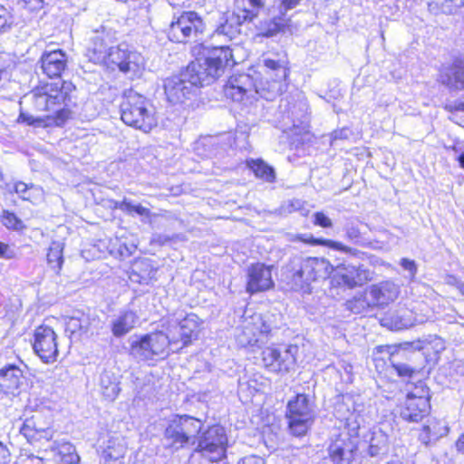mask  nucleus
<instances>
[{"mask_svg":"<svg viewBox=\"0 0 464 464\" xmlns=\"http://www.w3.org/2000/svg\"><path fill=\"white\" fill-rule=\"evenodd\" d=\"M236 63L230 46L203 47L199 57L179 75L164 81V92L171 103H181L196 94L199 86L208 85L219 78L226 68Z\"/></svg>","mask_w":464,"mask_h":464,"instance_id":"obj_1","label":"nucleus"},{"mask_svg":"<svg viewBox=\"0 0 464 464\" xmlns=\"http://www.w3.org/2000/svg\"><path fill=\"white\" fill-rule=\"evenodd\" d=\"M74 86L71 82L57 80L50 82H42L34 87L28 94L34 109L39 112H45L46 116L34 117L27 113H20L18 121L26 122L33 126H62L71 115L67 108L71 100V93Z\"/></svg>","mask_w":464,"mask_h":464,"instance_id":"obj_2","label":"nucleus"},{"mask_svg":"<svg viewBox=\"0 0 464 464\" xmlns=\"http://www.w3.org/2000/svg\"><path fill=\"white\" fill-rule=\"evenodd\" d=\"M287 59L282 56L278 59L265 58L264 67L268 83V91L262 92L255 86L253 79L248 74H237L231 76L224 87L227 98L234 102L251 104L260 94L266 100H272L281 94L285 88V80L288 76Z\"/></svg>","mask_w":464,"mask_h":464,"instance_id":"obj_3","label":"nucleus"},{"mask_svg":"<svg viewBox=\"0 0 464 464\" xmlns=\"http://www.w3.org/2000/svg\"><path fill=\"white\" fill-rule=\"evenodd\" d=\"M333 265L324 257L296 256L285 267V280L295 291L311 292V284L328 278Z\"/></svg>","mask_w":464,"mask_h":464,"instance_id":"obj_4","label":"nucleus"},{"mask_svg":"<svg viewBox=\"0 0 464 464\" xmlns=\"http://www.w3.org/2000/svg\"><path fill=\"white\" fill-rule=\"evenodd\" d=\"M90 60L95 63L114 64L130 77L137 76L144 67V58L126 45L107 48L103 39L96 36L88 49Z\"/></svg>","mask_w":464,"mask_h":464,"instance_id":"obj_5","label":"nucleus"},{"mask_svg":"<svg viewBox=\"0 0 464 464\" xmlns=\"http://www.w3.org/2000/svg\"><path fill=\"white\" fill-rule=\"evenodd\" d=\"M122 121L135 129L149 132L157 125L152 105L142 95L129 92L121 105Z\"/></svg>","mask_w":464,"mask_h":464,"instance_id":"obj_6","label":"nucleus"},{"mask_svg":"<svg viewBox=\"0 0 464 464\" xmlns=\"http://www.w3.org/2000/svg\"><path fill=\"white\" fill-rule=\"evenodd\" d=\"M171 345L169 334L163 330L133 336L130 341V354L139 361L164 359Z\"/></svg>","mask_w":464,"mask_h":464,"instance_id":"obj_7","label":"nucleus"},{"mask_svg":"<svg viewBox=\"0 0 464 464\" xmlns=\"http://www.w3.org/2000/svg\"><path fill=\"white\" fill-rule=\"evenodd\" d=\"M201 427L202 423L198 419L188 415L174 416L164 432L167 446L176 450L182 448L196 437Z\"/></svg>","mask_w":464,"mask_h":464,"instance_id":"obj_8","label":"nucleus"},{"mask_svg":"<svg viewBox=\"0 0 464 464\" xmlns=\"http://www.w3.org/2000/svg\"><path fill=\"white\" fill-rule=\"evenodd\" d=\"M297 351L296 345L266 347L261 353L263 365L271 372H289L295 365Z\"/></svg>","mask_w":464,"mask_h":464,"instance_id":"obj_9","label":"nucleus"},{"mask_svg":"<svg viewBox=\"0 0 464 464\" xmlns=\"http://www.w3.org/2000/svg\"><path fill=\"white\" fill-rule=\"evenodd\" d=\"M288 425L291 432L296 436L306 433L314 420V411L304 394H298L287 405Z\"/></svg>","mask_w":464,"mask_h":464,"instance_id":"obj_10","label":"nucleus"},{"mask_svg":"<svg viewBox=\"0 0 464 464\" xmlns=\"http://www.w3.org/2000/svg\"><path fill=\"white\" fill-rule=\"evenodd\" d=\"M430 391L422 383L419 382L413 390L409 391L405 401L401 409V416L403 420L418 422L429 413Z\"/></svg>","mask_w":464,"mask_h":464,"instance_id":"obj_11","label":"nucleus"},{"mask_svg":"<svg viewBox=\"0 0 464 464\" xmlns=\"http://www.w3.org/2000/svg\"><path fill=\"white\" fill-rule=\"evenodd\" d=\"M19 431L32 444L50 441L55 434L53 420L51 415L36 412L23 421Z\"/></svg>","mask_w":464,"mask_h":464,"instance_id":"obj_12","label":"nucleus"},{"mask_svg":"<svg viewBox=\"0 0 464 464\" xmlns=\"http://www.w3.org/2000/svg\"><path fill=\"white\" fill-rule=\"evenodd\" d=\"M227 441L224 428L212 426L199 439L198 450L208 460L218 461L225 456Z\"/></svg>","mask_w":464,"mask_h":464,"instance_id":"obj_13","label":"nucleus"},{"mask_svg":"<svg viewBox=\"0 0 464 464\" xmlns=\"http://www.w3.org/2000/svg\"><path fill=\"white\" fill-rule=\"evenodd\" d=\"M203 30V22L195 12H185L173 20L167 31L172 42L184 43Z\"/></svg>","mask_w":464,"mask_h":464,"instance_id":"obj_14","label":"nucleus"},{"mask_svg":"<svg viewBox=\"0 0 464 464\" xmlns=\"http://www.w3.org/2000/svg\"><path fill=\"white\" fill-rule=\"evenodd\" d=\"M333 283L350 289L361 286L372 279L373 273L363 266L342 264L333 267Z\"/></svg>","mask_w":464,"mask_h":464,"instance_id":"obj_15","label":"nucleus"},{"mask_svg":"<svg viewBox=\"0 0 464 464\" xmlns=\"http://www.w3.org/2000/svg\"><path fill=\"white\" fill-rule=\"evenodd\" d=\"M200 324L198 315L189 314L179 322L169 321L166 331L169 334L173 345L181 343L182 346H186L191 343L193 338H197Z\"/></svg>","mask_w":464,"mask_h":464,"instance_id":"obj_16","label":"nucleus"},{"mask_svg":"<svg viewBox=\"0 0 464 464\" xmlns=\"http://www.w3.org/2000/svg\"><path fill=\"white\" fill-rule=\"evenodd\" d=\"M34 350L44 362H53L58 355L56 334L54 331L46 325H41L35 329Z\"/></svg>","mask_w":464,"mask_h":464,"instance_id":"obj_17","label":"nucleus"},{"mask_svg":"<svg viewBox=\"0 0 464 464\" xmlns=\"http://www.w3.org/2000/svg\"><path fill=\"white\" fill-rule=\"evenodd\" d=\"M272 266L263 263H256L248 266L246 270V292L254 295L265 292L274 287L272 278Z\"/></svg>","mask_w":464,"mask_h":464,"instance_id":"obj_18","label":"nucleus"},{"mask_svg":"<svg viewBox=\"0 0 464 464\" xmlns=\"http://www.w3.org/2000/svg\"><path fill=\"white\" fill-rule=\"evenodd\" d=\"M357 449L354 439L346 431L340 432L328 447V454L334 464H350Z\"/></svg>","mask_w":464,"mask_h":464,"instance_id":"obj_19","label":"nucleus"},{"mask_svg":"<svg viewBox=\"0 0 464 464\" xmlns=\"http://www.w3.org/2000/svg\"><path fill=\"white\" fill-rule=\"evenodd\" d=\"M24 375L20 365L7 364L0 369V392L9 395L19 392L24 384Z\"/></svg>","mask_w":464,"mask_h":464,"instance_id":"obj_20","label":"nucleus"},{"mask_svg":"<svg viewBox=\"0 0 464 464\" xmlns=\"http://www.w3.org/2000/svg\"><path fill=\"white\" fill-rule=\"evenodd\" d=\"M399 286L391 280L372 285L368 289L372 306L386 305L395 301L399 295Z\"/></svg>","mask_w":464,"mask_h":464,"instance_id":"obj_21","label":"nucleus"},{"mask_svg":"<svg viewBox=\"0 0 464 464\" xmlns=\"http://www.w3.org/2000/svg\"><path fill=\"white\" fill-rule=\"evenodd\" d=\"M42 69L49 77H58L65 70L67 56L60 49L45 52L41 58Z\"/></svg>","mask_w":464,"mask_h":464,"instance_id":"obj_22","label":"nucleus"},{"mask_svg":"<svg viewBox=\"0 0 464 464\" xmlns=\"http://www.w3.org/2000/svg\"><path fill=\"white\" fill-rule=\"evenodd\" d=\"M421 322L413 316L411 311L405 309L389 313L382 319V324L393 331L407 329Z\"/></svg>","mask_w":464,"mask_h":464,"instance_id":"obj_23","label":"nucleus"},{"mask_svg":"<svg viewBox=\"0 0 464 464\" xmlns=\"http://www.w3.org/2000/svg\"><path fill=\"white\" fill-rule=\"evenodd\" d=\"M263 323L259 314H255L246 320L240 334L237 335L238 343L243 345H252L257 342V334L263 332Z\"/></svg>","mask_w":464,"mask_h":464,"instance_id":"obj_24","label":"nucleus"},{"mask_svg":"<svg viewBox=\"0 0 464 464\" xmlns=\"http://www.w3.org/2000/svg\"><path fill=\"white\" fill-rule=\"evenodd\" d=\"M440 81L453 90H464V62L456 61L446 72H441Z\"/></svg>","mask_w":464,"mask_h":464,"instance_id":"obj_25","label":"nucleus"},{"mask_svg":"<svg viewBox=\"0 0 464 464\" xmlns=\"http://www.w3.org/2000/svg\"><path fill=\"white\" fill-rule=\"evenodd\" d=\"M243 22L242 18L236 14H227L225 21L216 29L214 37L224 36L229 40L235 39L240 34V25Z\"/></svg>","mask_w":464,"mask_h":464,"instance_id":"obj_26","label":"nucleus"},{"mask_svg":"<svg viewBox=\"0 0 464 464\" xmlns=\"http://www.w3.org/2000/svg\"><path fill=\"white\" fill-rule=\"evenodd\" d=\"M14 192L23 199L33 204H38L44 199V190L41 187L24 182H16L14 185Z\"/></svg>","mask_w":464,"mask_h":464,"instance_id":"obj_27","label":"nucleus"},{"mask_svg":"<svg viewBox=\"0 0 464 464\" xmlns=\"http://www.w3.org/2000/svg\"><path fill=\"white\" fill-rule=\"evenodd\" d=\"M52 450L56 452L60 461L64 464H78L80 462V456L77 454L75 447L68 441H54Z\"/></svg>","mask_w":464,"mask_h":464,"instance_id":"obj_28","label":"nucleus"},{"mask_svg":"<svg viewBox=\"0 0 464 464\" xmlns=\"http://www.w3.org/2000/svg\"><path fill=\"white\" fill-rule=\"evenodd\" d=\"M263 5L264 0H235L233 13L242 18L243 21L252 20Z\"/></svg>","mask_w":464,"mask_h":464,"instance_id":"obj_29","label":"nucleus"},{"mask_svg":"<svg viewBox=\"0 0 464 464\" xmlns=\"http://www.w3.org/2000/svg\"><path fill=\"white\" fill-rule=\"evenodd\" d=\"M389 440L387 434L381 429L374 428L369 439V454L376 457L388 451Z\"/></svg>","mask_w":464,"mask_h":464,"instance_id":"obj_30","label":"nucleus"},{"mask_svg":"<svg viewBox=\"0 0 464 464\" xmlns=\"http://www.w3.org/2000/svg\"><path fill=\"white\" fill-rule=\"evenodd\" d=\"M137 322V315L131 311L123 312L112 322L111 331L117 337L129 333Z\"/></svg>","mask_w":464,"mask_h":464,"instance_id":"obj_31","label":"nucleus"},{"mask_svg":"<svg viewBox=\"0 0 464 464\" xmlns=\"http://www.w3.org/2000/svg\"><path fill=\"white\" fill-rule=\"evenodd\" d=\"M63 248L64 244L60 241H53L48 248L47 252V263L51 269H53L57 275L63 265Z\"/></svg>","mask_w":464,"mask_h":464,"instance_id":"obj_32","label":"nucleus"},{"mask_svg":"<svg viewBox=\"0 0 464 464\" xmlns=\"http://www.w3.org/2000/svg\"><path fill=\"white\" fill-rule=\"evenodd\" d=\"M119 384L120 382L113 374L108 372H104L102 373L101 389L103 396L107 400L114 401L118 397L121 392Z\"/></svg>","mask_w":464,"mask_h":464,"instance_id":"obj_33","label":"nucleus"},{"mask_svg":"<svg viewBox=\"0 0 464 464\" xmlns=\"http://www.w3.org/2000/svg\"><path fill=\"white\" fill-rule=\"evenodd\" d=\"M246 166L254 172L256 178L262 179L267 182H273L276 179L274 169L260 159L247 160Z\"/></svg>","mask_w":464,"mask_h":464,"instance_id":"obj_34","label":"nucleus"},{"mask_svg":"<svg viewBox=\"0 0 464 464\" xmlns=\"http://www.w3.org/2000/svg\"><path fill=\"white\" fill-rule=\"evenodd\" d=\"M298 239L302 242H304L306 244L312 245V246H324L327 247H330L334 250H338L343 253H352L353 250V248L344 246L343 243L338 241H334L331 239H324V238H315L312 235H302L298 237Z\"/></svg>","mask_w":464,"mask_h":464,"instance_id":"obj_35","label":"nucleus"},{"mask_svg":"<svg viewBox=\"0 0 464 464\" xmlns=\"http://www.w3.org/2000/svg\"><path fill=\"white\" fill-rule=\"evenodd\" d=\"M126 452L124 444L116 440H109L107 448L103 450L102 458L105 461L117 460L123 458Z\"/></svg>","mask_w":464,"mask_h":464,"instance_id":"obj_36","label":"nucleus"},{"mask_svg":"<svg viewBox=\"0 0 464 464\" xmlns=\"http://www.w3.org/2000/svg\"><path fill=\"white\" fill-rule=\"evenodd\" d=\"M1 223L7 228L14 231H22L25 228L23 220L20 219L14 212L3 210L0 216Z\"/></svg>","mask_w":464,"mask_h":464,"instance_id":"obj_37","label":"nucleus"},{"mask_svg":"<svg viewBox=\"0 0 464 464\" xmlns=\"http://www.w3.org/2000/svg\"><path fill=\"white\" fill-rule=\"evenodd\" d=\"M14 24V17L11 11L0 5V36L10 32Z\"/></svg>","mask_w":464,"mask_h":464,"instance_id":"obj_38","label":"nucleus"},{"mask_svg":"<svg viewBox=\"0 0 464 464\" xmlns=\"http://www.w3.org/2000/svg\"><path fill=\"white\" fill-rule=\"evenodd\" d=\"M372 303L367 300L365 296L359 295L353 297L352 300L347 302L348 309L354 314H362L366 312Z\"/></svg>","mask_w":464,"mask_h":464,"instance_id":"obj_39","label":"nucleus"},{"mask_svg":"<svg viewBox=\"0 0 464 464\" xmlns=\"http://www.w3.org/2000/svg\"><path fill=\"white\" fill-rule=\"evenodd\" d=\"M424 430L430 435L431 439L442 437L449 431L448 427L439 420L430 421V424L424 426Z\"/></svg>","mask_w":464,"mask_h":464,"instance_id":"obj_40","label":"nucleus"},{"mask_svg":"<svg viewBox=\"0 0 464 464\" xmlns=\"http://www.w3.org/2000/svg\"><path fill=\"white\" fill-rule=\"evenodd\" d=\"M314 224L324 228L333 227L332 220L323 212H315L314 214Z\"/></svg>","mask_w":464,"mask_h":464,"instance_id":"obj_41","label":"nucleus"},{"mask_svg":"<svg viewBox=\"0 0 464 464\" xmlns=\"http://www.w3.org/2000/svg\"><path fill=\"white\" fill-rule=\"evenodd\" d=\"M278 32H285V24L282 23V19L275 20L270 23L268 29L265 33L266 36H273Z\"/></svg>","mask_w":464,"mask_h":464,"instance_id":"obj_42","label":"nucleus"},{"mask_svg":"<svg viewBox=\"0 0 464 464\" xmlns=\"http://www.w3.org/2000/svg\"><path fill=\"white\" fill-rule=\"evenodd\" d=\"M0 257L5 259H12L16 257V250L14 247L0 242Z\"/></svg>","mask_w":464,"mask_h":464,"instance_id":"obj_43","label":"nucleus"},{"mask_svg":"<svg viewBox=\"0 0 464 464\" xmlns=\"http://www.w3.org/2000/svg\"><path fill=\"white\" fill-rule=\"evenodd\" d=\"M392 366L400 376H411L414 372L412 368L405 363L392 362Z\"/></svg>","mask_w":464,"mask_h":464,"instance_id":"obj_44","label":"nucleus"},{"mask_svg":"<svg viewBox=\"0 0 464 464\" xmlns=\"http://www.w3.org/2000/svg\"><path fill=\"white\" fill-rule=\"evenodd\" d=\"M400 264L405 270L410 272L411 277L415 276L417 272V266L413 260L402 258Z\"/></svg>","mask_w":464,"mask_h":464,"instance_id":"obj_45","label":"nucleus"},{"mask_svg":"<svg viewBox=\"0 0 464 464\" xmlns=\"http://www.w3.org/2000/svg\"><path fill=\"white\" fill-rule=\"evenodd\" d=\"M130 206L131 208H129V211H127V214L130 215L133 212H135L136 214H138L140 216L148 217L150 215V210L141 205H134L131 201H130Z\"/></svg>","mask_w":464,"mask_h":464,"instance_id":"obj_46","label":"nucleus"},{"mask_svg":"<svg viewBox=\"0 0 464 464\" xmlns=\"http://www.w3.org/2000/svg\"><path fill=\"white\" fill-rule=\"evenodd\" d=\"M445 110L448 111H464V102L461 101H453L446 102L444 106Z\"/></svg>","mask_w":464,"mask_h":464,"instance_id":"obj_47","label":"nucleus"},{"mask_svg":"<svg viewBox=\"0 0 464 464\" xmlns=\"http://www.w3.org/2000/svg\"><path fill=\"white\" fill-rule=\"evenodd\" d=\"M237 464H265V459L261 457L251 455L242 458Z\"/></svg>","mask_w":464,"mask_h":464,"instance_id":"obj_48","label":"nucleus"},{"mask_svg":"<svg viewBox=\"0 0 464 464\" xmlns=\"http://www.w3.org/2000/svg\"><path fill=\"white\" fill-rule=\"evenodd\" d=\"M111 207L114 209H120L125 213L129 211V208H131L130 206V200H128L127 198H124L122 201L113 200L111 201Z\"/></svg>","mask_w":464,"mask_h":464,"instance_id":"obj_49","label":"nucleus"},{"mask_svg":"<svg viewBox=\"0 0 464 464\" xmlns=\"http://www.w3.org/2000/svg\"><path fill=\"white\" fill-rule=\"evenodd\" d=\"M399 347H400V349H402V350L412 349L415 351H417V350L420 351L424 348L423 343L421 341L401 343Z\"/></svg>","mask_w":464,"mask_h":464,"instance_id":"obj_50","label":"nucleus"},{"mask_svg":"<svg viewBox=\"0 0 464 464\" xmlns=\"http://www.w3.org/2000/svg\"><path fill=\"white\" fill-rule=\"evenodd\" d=\"M346 237L351 241H357L360 238V231L355 227H347L345 229Z\"/></svg>","mask_w":464,"mask_h":464,"instance_id":"obj_51","label":"nucleus"},{"mask_svg":"<svg viewBox=\"0 0 464 464\" xmlns=\"http://www.w3.org/2000/svg\"><path fill=\"white\" fill-rule=\"evenodd\" d=\"M10 462V452L6 446L0 442V464H8Z\"/></svg>","mask_w":464,"mask_h":464,"instance_id":"obj_52","label":"nucleus"},{"mask_svg":"<svg viewBox=\"0 0 464 464\" xmlns=\"http://www.w3.org/2000/svg\"><path fill=\"white\" fill-rule=\"evenodd\" d=\"M300 0H281V7L285 11L295 7Z\"/></svg>","mask_w":464,"mask_h":464,"instance_id":"obj_53","label":"nucleus"},{"mask_svg":"<svg viewBox=\"0 0 464 464\" xmlns=\"http://www.w3.org/2000/svg\"><path fill=\"white\" fill-rule=\"evenodd\" d=\"M150 262L148 260L138 261L134 264L133 272L136 273L138 270L150 267Z\"/></svg>","mask_w":464,"mask_h":464,"instance_id":"obj_54","label":"nucleus"},{"mask_svg":"<svg viewBox=\"0 0 464 464\" xmlns=\"http://www.w3.org/2000/svg\"><path fill=\"white\" fill-rule=\"evenodd\" d=\"M155 271L150 268L148 272L144 271L142 275L140 276V279L143 281H147L154 276Z\"/></svg>","mask_w":464,"mask_h":464,"instance_id":"obj_55","label":"nucleus"},{"mask_svg":"<svg viewBox=\"0 0 464 464\" xmlns=\"http://www.w3.org/2000/svg\"><path fill=\"white\" fill-rule=\"evenodd\" d=\"M456 447L459 451L464 453V433L457 440Z\"/></svg>","mask_w":464,"mask_h":464,"instance_id":"obj_56","label":"nucleus"},{"mask_svg":"<svg viewBox=\"0 0 464 464\" xmlns=\"http://www.w3.org/2000/svg\"><path fill=\"white\" fill-rule=\"evenodd\" d=\"M348 130H340L339 132H335L334 134V138H337V137H340V138H346L347 137V132Z\"/></svg>","mask_w":464,"mask_h":464,"instance_id":"obj_57","label":"nucleus"},{"mask_svg":"<svg viewBox=\"0 0 464 464\" xmlns=\"http://www.w3.org/2000/svg\"><path fill=\"white\" fill-rule=\"evenodd\" d=\"M458 160L460 167L464 169V152L459 156Z\"/></svg>","mask_w":464,"mask_h":464,"instance_id":"obj_58","label":"nucleus"}]
</instances>
